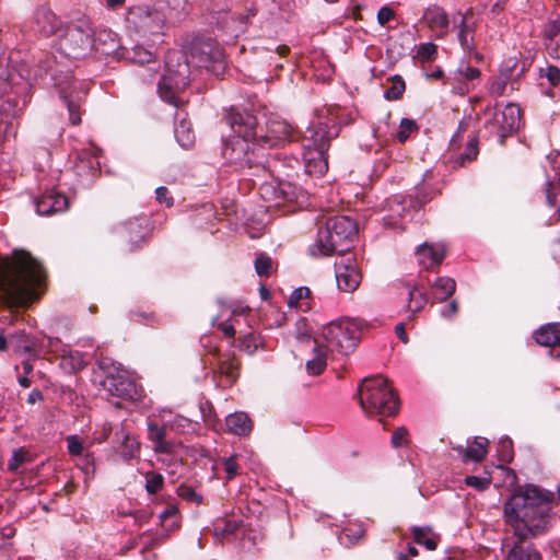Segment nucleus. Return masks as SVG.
<instances>
[{
  "label": "nucleus",
  "mask_w": 560,
  "mask_h": 560,
  "mask_svg": "<svg viewBox=\"0 0 560 560\" xmlns=\"http://www.w3.org/2000/svg\"><path fill=\"white\" fill-rule=\"evenodd\" d=\"M335 273L337 287L343 292H353L357 290L362 279L355 261L349 257L336 261Z\"/></svg>",
  "instance_id": "14"
},
{
  "label": "nucleus",
  "mask_w": 560,
  "mask_h": 560,
  "mask_svg": "<svg viewBox=\"0 0 560 560\" xmlns=\"http://www.w3.org/2000/svg\"><path fill=\"white\" fill-rule=\"evenodd\" d=\"M10 343L19 352H37V342L30 339L24 330H19L9 336Z\"/></svg>",
  "instance_id": "34"
},
{
  "label": "nucleus",
  "mask_w": 560,
  "mask_h": 560,
  "mask_svg": "<svg viewBox=\"0 0 560 560\" xmlns=\"http://www.w3.org/2000/svg\"><path fill=\"white\" fill-rule=\"evenodd\" d=\"M553 497L535 485L518 486L509 497L503 517L514 539L505 544V560H541V553L526 539L544 535L551 527Z\"/></svg>",
  "instance_id": "1"
},
{
  "label": "nucleus",
  "mask_w": 560,
  "mask_h": 560,
  "mask_svg": "<svg viewBox=\"0 0 560 560\" xmlns=\"http://www.w3.org/2000/svg\"><path fill=\"white\" fill-rule=\"evenodd\" d=\"M37 348L39 352H42L44 349H46V352H52L56 354H60V350L62 348H66L63 345H61V341L59 338L55 337H45L40 342H37Z\"/></svg>",
  "instance_id": "44"
},
{
  "label": "nucleus",
  "mask_w": 560,
  "mask_h": 560,
  "mask_svg": "<svg viewBox=\"0 0 560 560\" xmlns=\"http://www.w3.org/2000/svg\"><path fill=\"white\" fill-rule=\"evenodd\" d=\"M395 12L389 7H382L377 12V22L384 26L386 23H388L392 19H394Z\"/></svg>",
  "instance_id": "57"
},
{
  "label": "nucleus",
  "mask_w": 560,
  "mask_h": 560,
  "mask_svg": "<svg viewBox=\"0 0 560 560\" xmlns=\"http://www.w3.org/2000/svg\"><path fill=\"white\" fill-rule=\"evenodd\" d=\"M508 83V77H500L491 81L489 91L493 96H501L504 93Z\"/></svg>",
  "instance_id": "53"
},
{
  "label": "nucleus",
  "mask_w": 560,
  "mask_h": 560,
  "mask_svg": "<svg viewBox=\"0 0 560 560\" xmlns=\"http://www.w3.org/2000/svg\"><path fill=\"white\" fill-rule=\"evenodd\" d=\"M156 194V200L159 202H165L167 207H172L174 203V200L172 197H168V189L164 186H160L155 190Z\"/></svg>",
  "instance_id": "61"
},
{
  "label": "nucleus",
  "mask_w": 560,
  "mask_h": 560,
  "mask_svg": "<svg viewBox=\"0 0 560 560\" xmlns=\"http://www.w3.org/2000/svg\"><path fill=\"white\" fill-rule=\"evenodd\" d=\"M428 303V295L425 291L420 290L417 285L408 287V304L407 311L411 313L409 318L422 311Z\"/></svg>",
  "instance_id": "32"
},
{
  "label": "nucleus",
  "mask_w": 560,
  "mask_h": 560,
  "mask_svg": "<svg viewBox=\"0 0 560 560\" xmlns=\"http://www.w3.org/2000/svg\"><path fill=\"white\" fill-rule=\"evenodd\" d=\"M408 430L404 427L396 429L392 435V445L394 447H400L408 443Z\"/></svg>",
  "instance_id": "51"
},
{
  "label": "nucleus",
  "mask_w": 560,
  "mask_h": 560,
  "mask_svg": "<svg viewBox=\"0 0 560 560\" xmlns=\"http://www.w3.org/2000/svg\"><path fill=\"white\" fill-rule=\"evenodd\" d=\"M94 30L86 19L79 20L66 28L60 38V49L69 57L78 58L93 49Z\"/></svg>",
  "instance_id": "10"
},
{
  "label": "nucleus",
  "mask_w": 560,
  "mask_h": 560,
  "mask_svg": "<svg viewBox=\"0 0 560 560\" xmlns=\"http://www.w3.org/2000/svg\"><path fill=\"white\" fill-rule=\"evenodd\" d=\"M418 130V126L415 120L409 118H402L399 125V131L397 132V139L404 143L409 136Z\"/></svg>",
  "instance_id": "43"
},
{
  "label": "nucleus",
  "mask_w": 560,
  "mask_h": 560,
  "mask_svg": "<svg viewBox=\"0 0 560 560\" xmlns=\"http://www.w3.org/2000/svg\"><path fill=\"white\" fill-rule=\"evenodd\" d=\"M148 225L149 221L145 217L132 218L121 224L119 233L130 252L138 249L145 242Z\"/></svg>",
  "instance_id": "16"
},
{
  "label": "nucleus",
  "mask_w": 560,
  "mask_h": 560,
  "mask_svg": "<svg viewBox=\"0 0 560 560\" xmlns=\"http://www.w3.org/2000/svg\"><path fill=\"white\" fill-rule=\"evenodd\" d=\"M60 96L63 100V103L68 108L70 122L72 125H79L81 122V112H80L79 102H74L73 100H70L69 96L66 95L63 91L61 92Z\"/></svg>",
  "instance_id": "42"
},
{
  "label": "nucleus",
  "mask_w": 560,
  "mask_h": 560,
  "mask_svg": "<svg viewBox=\"0 0 560 560\" xmlns=\"http://www.w3.org/2000/svg\"><path fill=\"white\" fill-rule=\"evenodd\" d=\"M438 56V46L433 43L420 44L417 48L416 58L421 62L425 63L432 61Z\"/></svg>",
  "instance_id": "40"
},
{
  "label": "nucleus",
  "mask_w": 560,
  "mask_h": 560,
  "mask_svg": "<svg viewBox=\"0 0 560 560\" xmlns=\"http://www.w3.org/2000/svg\"><path fill=\"white\" fill-rule=\"evenodd\" d=\"M459 74L466 80H475L480 77V71L478 68L466 66L458 69Z\"/></svg>",
  "instance_id": "60"
},
{
  "label": "nucleus",
  "mask_w": 560,
  "mask_h": 560,
  "mask_svg": "<svg viewBox=\"0 0 560 560\" xmlns=\"http://www.w3.org/2000/svg\"><path fill=\"white\" fill-rule=\"evenodd\" d=\"M115 34L107 30L98 32L94 31L93 35V48L101 50L102 52L108 54L109 50L115 49Z\"/></svg>",
  "instance_id": "35"
},
{
  "label": "nucleus",
  "mask_w": 560,
  "mask_h": 560,
  "mask_svg": "<svg viewBox=\"0 0 560 560\" xmlns=\"http://www.w3.org/2000/svg\"><path fill=\"white\" fill-rule=\"evenodd\" d=\"M456 290V282L450 277H439L432 284V296L438 303L451 298Z\"/></svg>",
  "instance_id": "30"
},
{
  "label": "nucleus",
  "mask_w": 560,
  "mask_h": 560,
  "mask_svg": "<svg viewBox=\"0 0 560 560\" xmlns=\"http://www.w3.org/2000/svg\"><path fill=\"white\" fill-rule=\"evenodd\" d=\"M357 235L353 220L339 215L326 220L325 225L318 229L317 238L308 248L311 256L318 258L332 254L348 252Z\"/></svg>",
  "instance_id": "5"
},
{
  "label": "nucleus",
  "mask_w": 560,
  "mask_h": 560,
  "mask_svg": "<svg viewBox=\"0 0 560 560\" xmlns=\"http://www.w3.org/2000/svg\"><path fill=\"white\" fill-rule=\"evenodd\" d=\"M36 211L39 215H54L63 213L69 208L67 196L54 188L45 190L34 199Z\"/></svg>",
  "instance_id": "15"
},
{
  "label": "nucleus",
  "mask_w": 560,
  "mask_h": 560,
  "mask_svg": "<svg viewBox=\"0 0 560 560\" xmlns=\"http://www.w3.org/2000/svg\"><path fill=\"white\" fill-rule=\"evenodd\" d=\"M175 120L174 135L177 142L185 149L192 147L195 142V133L191 129L190 122L187 121L185 117L180 118L179 114H176Z\"/></svg>",
  "instance_id": "28"
},
{
  "label": "nucleus",
  "mask_w": 560,
  "mask_h": 560,
  "mask_svg": "<svg viewBox=\"0 0 560 560\" xmlns=\"http://www.w3.org/2000/svg\"><path fill=\"white\" fill-rule=\"evenodd\" d=\"M311 294V290L307 287H300L295 289L290 299H289V306L295 307L299 305L300 301L303 299H307Z\"/></svg>",
  "instance_id": "52"
},
{
  "label": "nucleus",
  "mask_w": 560,
  "mask_h": 560,
  "mask_svg": "<svg viewBox=\"0 0 560 560\" xmlns=\"http://www.w3.org/2000/svg\"><path fill=\"white\" fill-rule=\"evenodd\" d=\"M364 534V529L361 525L348 526L342 529L340 540L346 545H354L358 542Z\"/></svg>",
  "instance_id": "39"
},
{
  "label": "nucleus",
  "mask_w": 560,
  "mask_h": 560,
  "mask_svg": "<svg viewBox=\"0 0 560 560\" xmlns=\"http://www.w3.org/2000/svg\"><path fill=\"white\" fill-rule=\"evenodd\" d=\"M465 483L478 491H483L490 487L491 479L487 477L467 476L465 478Z\"/></svg>",
  "instance_id": "50"
},
{
  "label": "nucleus",
  "mask_w": 560,
  "mask_h": 560,
  "mask_svg": "<svg viewBox=\"0 0 560 560\" xmlns=\"http://www.w3.org/2000/svg\"><path fill=\"white\" fill-rule=\"evenodd\" d=\"M360 327L350 319H340L329 323L322 329V337L326 347L340 354L352 352L360 340Z\"/></svg>",
  "instance_id": "8"
},
{
  "label": "nucleus",
  "mask_w": 560,
  "mask_h": 560,
  "mask_svg": "<svg viewBox=\"0 0 560 560\" xmlns=\"http://www.w3.org/2000/svg\"><path fill=\"white\" fill-rule=\"evenodd\" d=\"M116 436L120 440L117 452L125 462H129L139 456L140 443L133 435L127 432L125 428L117 431Z\"/></svg>",
  "instance_id": "23"
},
{
  "label": "nucleus",
  "mask_w": 560,
  "mask_h": 560,
  "mask_svg": "<svg viewBox=\"0 0 560 560\" xmlns=\"http://www.w3.org/2000/svg\"><path fill=\"white\" fill-rule=\"evenodd\" d=\"M219 355L218 369L214 372V377L222 387L232 386L240 376V361L234 353L226 355Z\"/></svg>",
  "instance_id": "18"
},
{
  "label": "nucleus",
  "mask_w": 560,
  "mask_h": 560,
  "mask_svg": "<svg viewBox=\"0 0 560 560\" xmlns=\"http://www.w3.org/2000/svg\"><path fill=\"white\" fill-rule=\"evenodd\" d=\"M60 368L67 373H75L85 366L84 357L77 350L62 348L60 350Z\"/></svg>",
  "instance_id": "27"
},
{
  "label": "nucleus",
  "mask_w": 560,
  "mask_h": 560,
  "mask_svg": "<svg viewBox=\"0 0 560 560\" xmlns=\"http://www.w3.org/2000/svg\"><path fill=\"white\" fill-rule=\"evenodd\" d=\"M262 347V338L257 332H248L241 337L240 349L248 354H253Z\"/></svg>",
  "instance_id": "37"
},
{
  "label": "nucleus",
  "mask_w": 560,
  "mask_h": 560,
  "mask_svg": "<svg viewBox=\"0 0 560 560\" xmlns=\"http://www.w3.org/2000/svg\"><path fill=\"white\" fill-rule=\"evenodd\" d=\"M560 34V20L550 21L546 28L548 39H553Z\"/></svg>",
  "instance_id": "62"
},
{
  "label": "nucleus",
  "mask_w": 560,
  "mask_h": 560,
  "mask_svg": "<svg viewBox=\"0 0 560 560\" xmlns=\"http://www.w3.org/2000/svg\"><path fill=\"white\" fill-rule=\"evenodd\" d=\"M479 149H478V140L477 137H471L467 143L465 151L458 155V158L455 160L456 165L463 166L467 162H471L475 160L478 155Z\"/></svg>",
  "instance_id": "38"
},
{
  "label": "nucleus",
  "mask_w": 560,
  "mask_h": 560,
  "mask_svg": "<svg viewBox=\"0 0 560 560\" xmlns=\"http://www.w3.org/2000/svg\"><path fill=\"white\" fill-rule=\"evenodd\" d=\"M67 446L69 453L74 456L80 455L83 451L82 441L78 435H69L67 438Z\"/></svg>",
  "instance_id": "54"
},
{
  "label": "nucleus",
  "mask_w": 560,
  "mask_h": 560,
  "mask_svg": "<svg viewBox=\"0 0 560 560\" xmlns=\"http://www.w3.org/2000/svg\"><path fill=\"white\" fill-rule=\"evenodd\" d=\"M458 312V303L456 300H452L447 305L441 308L440 314L446 319H452Z\"/></svg>",
  "instance_id": "56"
},
{
  "label": "nucleus",
  "mask_w": 560,
  "mask_h": 560,
  "mask_svg": "<svg viewBox=\"0 0 560 560\" xmlns=\"http://www.w3.org/2000/svg\"><path fill=\"white\" fill-rule=\"evenodd\" d=\"M264 124L257 118V127L253 128L254 140L262 150L283 145L293 139V127L278 115H264Z\"/></svg>",
  "instance_id": "9"
},
{
  "label": "nucleus",
  "mask_w": 560,
  "mask_h": 560,
  "mask_svg": "<svg viewBox=\"0 0 560 560\" xmlns=\"http://www.w3.org/2000/svg\"><path fill=\"white\" fill-rule=\"evenodd\" d=\"M547 52L551 58L560 59V37L549 39L548 44L546 45Z\"/></svg>",
  "instance_id": "59"
},
{
  "label": "nucleus",
  "mask_w": 560,
  "mask_h": 560,
  "mask_svg": "<svg viewBox=\"0 0 560 560\" xmlns=\"http://www.w3.org/2000/svg\"><path fill=\"white\" fill-rule=\"evenodd\" d=\"M225 121L235 133L223 145L222 155L236 170L262 166L264 153L254 140L253 128L257 127V117L247 110L231 108Z\"/></svg>",
  "instance_id": "4"
},
{
  "label": "nucleus",
  "mask_w": 560,
  "mask_h": 560,
  "mask_svg": "<svg viewBox=\"0 0 560 560\" xmlns=\"http://www.w3.org/2000/svg\"><path fill=\"white\" fill-rule=\"evenodd\" d=\"M224 471L229 480L233 479L237 475L238 466L236 463V455H232L224 459L223 463Z\"/></svg>",
  "instance_id": "55"
},
{
  "label": "nucleus",
  "mask_w": 560,
  "mask_h": 560,
  "mask_svg": "<svg viewBox=\"0 0 560 560\" xmlns=\"http://www.w3.org/2000/svg\"><path fill=\"white\" fill-rule=\"evenodd\" d=\"M225 425L228 432L238 436L248 435L253 430L250 418L242 411L229 415L225 419Z\"/></svg>",
  "instance_id": "24"
},
{
  "label": "nucleus",
  "mask_w": 560,
  "mask_h": 560,
  "mask_svg": "<svg viewBox=\"0 0 560 560\" xmlns=\"http://www.w3.org/2000/svg\"><path fill=\"white\" fill-rule=\"evenodd\" d=\"M520 122L521 108L516 104L509 103L503 108H494L492 117L486 121L485 127L502 144L506 137L518 129Z\"/></svg>",
  "instance_id": "12"
},
{
  "label": "nucleus",
  "mask_w": 560,
  "mask_h": 560,
  "mask_svg": "<svg viewBox=\"0 0 560 560\" xmlns=\"http://www.w3.org/2000/svg\"><path fill=\"white\" fill-rule=\"evenodd\" d=\"M315 347L313 349V359L306 362V371L311 375H319L324 372L327 365V347L319 345L318 341L314 340Z\"/></svg>",
  "instance_id": "29"
},
{
  "label": "nucleus",
  "mask_w": 560,
  "mask_h": 560,
  "mask_svg": "<svg viewBox=\"0 0 560 560\" xmlns=\"http://www.w3.org/2000/svg\"><path fill=\"white\" fill-rule=\"evenodd\" d=\"M458 28L457 39L460 47L466 54H471L476 49L475 43V24L469 23L466 16H462L460 22L456 25Z\"/></svg>",
  "instance_id": "26"
},
{
  "label": "nucleus",
  "mask_w": 560,
  "mask_h": 560,
  "mask_svg": "<svg viewBox=\"0 0 560 560\" xmlns=\"http://www.w3.org/2000/svg\"><path fill=\"white\" fill-rule=\"evenodd\" d=\"M205 68L215 75L225 69V56L221 46L211 38L192 40L188 55L170 52L166 56V73L160 79L158 91L162 100L178 106L176 94L190 83V67Z\"/></svg>",
  "instance_id": "2"
},
{
  "label": "nucleus",
  "mask_w": 560,
  "mask_h": 560,
  "mask_svg": "<svg viewBox=\"0 0 560 560\" xmlns=\"http://www.w3.org/2000/svg\"><path fill=\"white\" fill-rule=\"evenodd\" d=\"M25 454L22 450H15L12 454V457L8 462L9 470H15L18 467L24 462Z\"/></svg>",
  "instance_id": "58"
},
{
  "label": "nucleus",
  "mask_w": 560,
  "mask_h": 560,
  "mask_svg": "<svg viewBox=\"0 0 560 560\" xmlns=\"http://www.w3.org/2000/svg\"><path fill=\"white\" fill-rule=\"evenodd\" d=\"M544 190L546 194V201L549 207L553 208L557 205L556 195L552 192V183L547 180L544 184Z\"/></svg>",
  "instance_id": "63"
},
{
  "label": "nucleus",
  "mask_w": 560,
  "mask_h": 560,
  "mask_svg": "<svg viewBox=\"0 0 560 560\" xmlns=\"http://www.w3.org/2000/svg\"><path fill=\"white\" fill-rule=\"evenodd\" d=\"M489 443L487 438L475 436L467 440V446L454 445L452 448L457 452L463 463H480L488 454Z\"/></svg>",
  "instance_id": "17"
},
{
  "label": "nucleus",
  "mask_w": 560,
  "mask_h": 560,
  "mask_svg": "<svg viewBox=\"0 0 560 560\" xmlns=\"http://www.w3.org/2000/svg\"><path fill=\"white\" fill-rule=\"evenodd\" d=\"M247 312H249L248 307H243L241 310H236V308L232 310L231 317L224 322L219 323L218 329L221 330L226 338H233L236 334L235 327L238 324V320L235 319L234 317L236 315H243Z\"/></svg>",
  "instance_id": "36"
},
{
  "label": "nucleus",
  "mask_w": 560,
  "mask_h": 560,
  "mask_svg": "<svg viewBox=\"0 0 560 560\" xmlns=\"http://www.w3.org/2000/svg\"><path fill=\"white\" fill-rule=\"evenodd\" d=\"M164 483V478L161 474L152 472L147 475L145 490L150 494H155L161 490Z\"/></svg>",
  "instance_id": "47"
},
{
  "label": "nucleus",
  "mask_w": 560,
  "mask_h": 560,
  "mask_svg": "<svg viewBox=\"0 0 560 560\" xmlns=\"http://www.w3.org/2000/svg\"><path fill=\"white\" fill-rule=\"evenodd\" d=\"M415 198L418 205L422 206L433 198V191H427L425 188H419Z\"/></svg>",
  "instance_id": "64"
},
{
  "label": "nucleus",
  "mask_w": 560,
  "mask_h": 560,
  "mask_svg": "<svg viewBox=\"0 0 560 560\" xmlns=\"http://www.w3.org/2000/svg\"><path fill=\"white\" fill-rule=\"evenodd\" d=\"M149 431V440L152 441L154 445V451L158 453H170L172 451L171 443L166 442L165 439V428L159 425L154 421H150L148 423Z\"/></svg>",
  "instance_id": "31"
},
{
  "label": "nucleus",
  "mask_w": 560,
  "mask_h": 560,
  "mask_svg": "<svg viewBox=\"0 0 560 560\" xmlns=\"http://www.w3.org/2000/svg\"><path fill=\"white\" fill-rule=\"evenodd\" d=\"M392 81L393 84L384 92V96L388 101L399 100L405 92V81L399 75H395Z\"/></svg>",
  "instance_id": "41"
},
{
  "label": "nucleus",
  "mask_w": 560,
  "mask_h": 560,
  "mask_svg": "<svg viewBox=\"0 0 560 560\" xmlns=\"http://www.w3.org/2000/svg\"><path fill=\"white\" fill-rule=\"evenodd\" d=\"M46 280L42 264L25 250H14L0 262V301L7 307H24L38 300Z\"/></svg>",
  "instance_id": "3"
},
{
  "label": "nucleus",
  "mask_w": 560,
  "mask_h": 560,
  "mask_svg": "<svg viewBox=\"0 0 560 560\" xmlns=\"http://www.w3.org/2000/svg\"><path fill=\"white\" fill-rule=\"evenodd\" d=\"M422 21L440 38L448 33L450 16L445 9L438 4H431L424 10Z\"/></svg>",
  "instance_id": "19"
},
{
  "label": "nucleus",
  "mask_w": 560,
  "mask_h": 560,
  "mask_svg": "<svg viewBox=\"0 0 560 560\" xmlns=\"http://www.w3.org/2000/svg\"><path fill=\"white\" fill-rule=\"evenodd\" d=\"M539 77L546 78L550 85H560V68L553 65H548L546 68L539 69Z\"/></svg>",
  "instance_id": "45"
},
{
  "label": "nucleus",
  "mask_w": 560,
  "mask_h": 560,
  "mask_svg": "<svg viewBox=\"0 0 560 560\" xmlns=\"http://www.w3.org/2000/svg\"><path fill=\"white\" fill-rule=\"evenodd\" d=\"M339 126L334 119H318L306 130L305 152L303 154L306 171L310 174L324 175L328 170V149L331 139L339 133Z\"/></svg>",
  "instance_id": "6"
},
{
  "label": "nucleus",
  "mask_w": 560,
  "mask_h": 560,
  "mask_svg": "<svg viewBox=\"0 0 560 560\" xmlns=\"http://www.w3.org/2000/svg\"><path fill=\"white\" fill-rule=\"evenodd\" d=\"M272 266L271 258L266 254H259L255 260V270L258 276L267 277L270 275Z\"/></svg>",
  "instance_id": "46"
},
{
  "label": "nucleus",
  "mask_w": 560,
  "mask_h": 560,
  "mask_svg": "<svg viewBox=\"0 0 560 560\" xmlns=\"http://www.w3.org/2000/svg\"><path fill=\"white\" fill-rule=\"evenodd\" d=\"M534 339L538 345L545 347H560V322L542 325L535 330ZM557 358H560V350Z\"/></svg>",
  "instance_id": "22"
},
{
  "label": "nucleus",
  "mask_w": 560,
  "mask_h": 560,
  "mask_svg": "<svg viewBox=\"0 0 560 560\" xmlns=\"http://www.w3.org/2000/svg\"><path fill=\"white\" fill-rule=\"evenodd\" d=\"M412 536L417 544L424 546L428 550H435L440 540L430 527H413Z\"/></svg>",
  "instance_id": "33"
},
{
  "label": "nucleus",
  "mask_w": 560,
  "mask_h": 560,
  "mask_svg": "<svg viewBox=\"0 0 560 560\" xmlns=\"http://www.w3.org/2000/svg\"><path fill=\"white\" fill-rule=\"evenodd\" d=\"M416 256L420 266L424 269H430L442 264L445 249L442 245L423 243L418 246Z\"/></svg>",
  "instance_id": "21"
},
{
  "label": "nucleus",
  "mask_w": 560,
  "mask_h": 560,
  "mask_svg": "<svg viewBox=\"0 0 560 560\" xmlns=\"http://www.w3.org/2000/svg\"><path fill=\"white\" fill-rule=\"evenodd\" d=\"M260 196L273 207L295 203L302 207L306 201L305 192L290 182L271 180L259 188Z\"/></svg>",
  "instance_id": "11"
},
{
  "label": "nucleus",
  "mask_w": 560,
  "mask_h": 560,
  "mask_svg": "<svg viewBox=\"0 0 560 560\" xmlns=\"http://www.w3.org/2000/svg\"><path fill=\"white\" fill-rule=\"evenodd\" d=\"M130 59L140 65L144 63H152L153 66H150L148 69H143L139 75L145 81L151 82L156 75L158 67H155V61L153 60V54L143 47H136L132 51V56Z\"/></svg>",
  "instance_id": "25"
},
{
  "label": "nucleus",
  "mask_w": 560,
  "mask_h": 560,
  "mask_svg": "<svg viewBox=\"0 0 560 560\" xmlns=\"http://www.w3.org/2000/svg\"><path fill=\"white\" fill-rule=\"evenodd\" d=\"M177 494L189 502H195L197 504L202 503V495L197 493L195 489L188 485H180L177 488Z\"/></svg>",
  "instance_id": "48"
},
{
  "label": "nucleus",
  "mask_w": 560,
  "mask_h": 560,
  "mask_svg": "<svg viewBox=\"0 0 560 560\" xmlns=\"http://www.w3.org/2000/svg\"><path fill=\"white\" fill-rule=\"evenodd\" d=\"M240 526L241 522L237 520H224L217 524L215 532L222 534L223 536H230L235 534Z\"/></svg>",
  "instance_id": "49"
},
{
  "label": "nucleus",
  "mask_w": 560,
  "mask_h": 560,
  "mask_svg": "<svg viewBox=\"0 0 560 560\" xmlns=\"http://www.w3.org/2000/svg\"><path fill=\"white\" fill-rule=\"evenodd\" d=\"M360 405L368 415L394 416L399 400L383 375L366 377L359 387Z\"/></svg>",
  "instance_id": "7"
},
{
  "label": "nucleus",
  "mask_w": 560,
  "mask_h": 560,
  "mask_svg": "<svg viewBox=\"0 0 560 560\" xmlns=\"http://www.w3.org/2000/svg\"><path fill=\"white\" fill-rule=\"evenodd\" d=\"M34 30L45 37H49L60 28L61 21L47 7H39L34 13Z\"/></svg>",
  "instance_id": "20"
},
{
  "label": "nucleus",
  "mask_w": 560,
  "mask_h": 560,
  "mask_svg": "<svg viewBox=\"0 0 560 560\" xmlns=\"http://www.w3.org/2000/svg\"><path fill=\"white\" fill-rule=\"evenodd\" d=\"M102 386L108 398L135 401L141 397L139 386L124 370H116L115 373H108L103 380Z\"/></svg>",
  "instance_id": "13"
}]
</instances>
